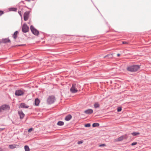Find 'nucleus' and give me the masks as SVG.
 <instances>
[{
  "mask_svg": "<svg viewBox=\"0 0 151 151\" xmlns=\"http://www.w3.org/2000/svg\"><path fill=\"white\" fill-rule=\"evenodd\" d=\"M139 68V65H131L128 67L127 70L131 72H135L137 71Z\"/></svg>",
  "mask_w": 151,
  "mask_h": 151,
  "instance_id": "nucleus-1",
  "label": "nucleus"
},
{
  "mask_svg": "<svg viewBox=\"0 0 151 151\" xmlns=\"http://www.w3.org/2000/svg\"><path fill=\"white\" fill-rule=\"evenodd\" d=\"M78 85L76 83H73L72 84V86L70 88V91L72 93H75L78 91V89L77 88Z\"/></svg>",
  "mask_w": 151,
  "mask_h": 151,
  "instance_id": "nucleus-2",
  "label": "nucleus"
},
{
  "mask_svg": "<svg viewBox=\"0 0 151 151\" xmlns=\"http://www.w3.org/2000/svg\"><path fill=\"white\" fill-rule=\"evenodd\" d=\"M30 29L34 35H39V32L38 31L35 29L33 26H31Z\"/></svg>",
  "mask_w": 151,
  "mask_h": 151,
  "instance_id": "nucleus-3",
  "label": "nucleus"
},
{
  "mask_svg": "<svg viewBox=\"0 0 151 151\" xmlns=\"http://www.w3.org/2000/svg\"><path fill=\"white\" fill-rule=\"evenodd\" d=\"M29 30V27L25 23L24 24L22 27V31L24 33H26Z\"/></svg>",
  "mask_w": 151,
  "mask_h": 151,
  "instance_id": "nucleus-4",
  "label": "nucleus"
},
{
  "mask_svg": "<svg viewBox=\"0 0 151 151\" xmlns=\"http://www.w3.org/2000/svg\"><path fill=\"white\" fill-rule=\"evenodd\" d=\"M55 100V97L53 96H50L48 98L47 101L48 103L50 104L54 102Z\"/></svg>",
  "mask_w": 151,
  "mask_h": 151,
  "instance_id": "nucleus-5",
  "label": "nucleus"
},
{
  "mask_svg": "<svg viewBox=\"0 0 151 151\" xmlns=\"http://www.w3.org/2000/svg\"><path fill=\"white\" fill-rule=\"evenodd\" d=\"M29 14V11H26L24 13V21H26L28 19Z\"/></svg>",
  "mask_w": 151,
  "mask_h": 151,
  "instance_id": "nucleus-6",
  "label": "nucleus"
},
{
  "mask_svg": "<svg viewBox=\"0 0 151 151\" xmlns=\"http://www.w3.org/2000/svg\"><path fill=\"white\" fill-rule=\"evenodd\" d=\"M126 136L125 135H122L118 138L116 139H114L115 142H119L122 140L124 139H126Z\"/></svg>",
  "mask_w": 151,
  "mask_h": 151,
  "instance_id": "nucleus-7",
  "label": "nucleus"
},
{
  "mask_svg": "<svg viewBox=\"0 0 151 151\" xmlns=\"http://www.w3.org/2000/svg\"><path fill=\"white\" fill-rule=\"evenodd\" d=\"M24 93V92L20 90L16 91L15 93V95L17 96H20L22 95Z\"/></svg>",
  "mask_w": 151,
  "mask_h": 151,
  "instance_id": "nucleus-8",
  "label": "nucleus"
},
{
  "mask_svg": "<svg viewBox=\"0 0 151 151\" xmlns=\"http://www.w3.org/2000/svg\"><path fill=\"white\" fill-rule=\"evenodd\" d=\"M29 107V106L27 105L26 104L23 103L21 104L19 106V108H28Z\"/></svg>",
  "mask_w": 151,
  "mask_h": 151,
  "instance_id": "nucleus-9",
  "label": "nucleus"
},
{
  "mask_svg": "<svg viewBox=\"0 0 151 151\" xmlns=\"http://www.w3.org/2000/svg\"><path fill=\"white\" fill-rule=\"evenodd\" d=\"M3 111L7 110H9L10 108L9 106L8 105H3L1 106Z\"/></svg>",
  "mask_w": 151,
  "mask_h": 151,
  "instance_id": "nucleus-10",
  "label": "nucleus"
},
{
  "mask_svg": "<svg viewBox=\"0 0 151 151\" xmlns=\"http://www.w3.org/2000/svg\"><path fill=\"white\" fill-rule=\"evenodd\" d=\"M93 110L92 109H88L85 110L84 111V113L87 114H91L93 113Z\"/></svg>",
  "mask_w": 151,
  "mask_h": 151,
  "instance_id": "nucleus-11",
  "label": "nucleus"
},
{
  "mask_svg": "<svg viewBox=\"0 0 151 151\" xmlns=\"http://www.w3.org/2000/svg\"><path fill=\"white\" fill-rule=\"evenodd\" d=\"M19 147V145L16 144L11 145L9 146V147L11 149H13L16 147Z\"/></svg>",
  "mask_w": 151,
  "mask_h": 151,
  "instance_id": "nucleus-12",
  "label": "nucleus"
},
{
  "mask_svg": "<svg viewBox=\"0 0 151 151\" xmlns=\"http://www.w3.org/2000/svg\"><path fill=\"white\" fill-rule=\"evenodd\" d=\"M20 117L21 119H22L24 117L25 114L23 113L22 111H18Z\"/></svg>",
  "mask_w": 151,
  "mask_h": 151,
  "instance_id": "nucleus-13",
  "label": "nucleus"
},
{
  "mask_svg": "<svg viewBox=\"0 0 151 151\" xmlns=\"http://www.w3.org/2000/svg\"><path fill=\"white\" fill-rule=\"evenodd\" d=\"M72 116L70 115H68L66 116L65 118V119L66 121H69L72 118Z\"/></svg>",
  "mask_w": 151,
  "mask_h": 151,
  "instance_id": "nucleus-14",
  "label": "nucleus"
},
{
  "mask_svg": "<svg viewBox=\"0 0 151 151\" xmlns=\"http://www.w3.org/2000/svg\"><path fill=\"white\" fill-rule=\"evenodd\" d=\"M93 106L95 108H96L99 107L100 104L98 102H95L94 103Z\"/></svg>",
  "mask_w": 151,
  "mask_h": 151,
  "instance_id": "nucleus-15",
  "label": "nucleus"
},
{
  "mask_svg": "<svg viewBox=\"0 0 151 151\" xmlns=\"http://www.w3.org/2000/svg\"><path fill=\"white\" fill-rule=\"evenodd\" d=\"M18 32L17 31L15 32L13 35V38L15 39L17 37Z\"/></svg>",
  "mask_w": 151,
  "mask_h": 151,
  "instance_id": "nucleus-16",
  "label": "nucleus"
},
{
  "mask_svg": "<svg viewBox=\"0 0 151 151\" xmlns=\"http://www.w3.org/2000/svg\"><path fill=\"white\" fill-rule=\"evenodd\" d=\"M2 42L4 43H6L9 42H10V41L8 38H5L3 39Z\"/></svg>",
  "mask_w": 151,
  "mask_h": 151,
  "instance_id": "nucleus-17",
  "label": "nucleus"
},
{
  "mask_svg": "<svg viewBox=\"0 0 151 151\" xmlns=\"http://www.w3.org/2000/svg\"><path fill=\"white\" fill-rule=\"evenodd\" d=\"M39 103H40L39 100L37 99H36L35 100V105L36 106H38L39 105Z\"/></svg>",
  "mask_w": 151,
  "mask_h": 151,
  "instance_id": "nucleus-18",
  "label": "nucleus"
},
{
  "mask_svg": "<svg viewBox=\"0 0 151 151\" xmlns=\"http://www.w3.org/2000/svg\"><path fill=\"white\" fill-rule=\"evenodd\" d=\"M24 148L25 151H29L30 150L29 146L27 145L25 146Z\"/></svg>",
  "mask_w": 151,
  "mask_h": 151,
  "instance_id": "nucleus-19",
  "label": "nucleus"
},
{
  "mask_svg": "<svg viewBox=\"0 0 151 151\" xmlns=\"http://www.w3.org/2000/svg\"><path fill=\"white\" fill-rule=\"evenodd\" d=\"M64 124V123L62 121H59L57 123V124L59 126H62Z\"/></svg>",
  "mask_w": 151,
  "mask_h": 151,
  "instance_id": "nucleus-20",
  "label": "nucleus"
},
{
  "mask_svg": "<svg viewBox=\"0 0 151 151\" xmlns=\"http://www.w3.org/2000/svg\"><path fill=\"white\" fill-rule=\"evenodd\" d=\"M99 125V124L98 123H94L93 124L92 126L93 127H98Z\"/></svg>",
  "mask_w": 151,
  "mask_h": 151,
  "instance_id": "nucleus-21",
  "label": "nucleus"
},
{
  "mask_svg": "<svg viewBox=\"0 0 151 151\" xmlns=\"http://www.w3.org/2000/svg\"><path fill=\"white\" fill-rule=\"evenodd\" d=\"M134 136H136L138 135H139L140 134V133L139 132H133L131 133Z\"/></svg>",
  "mask_w": 151,
  "mask_h": 151,
  "instance_id": "nucleus-22",
  "label": "nucleus"
},
{
  "mask_svg": "<svg viewBox=\"0 0 151 151\" xmlns=\"http://www.w3.org/2000/svg\"><path fill=\"white\" fill-rule=\"evenodd\" d=\"M107 57H109V58H111L112 57V54H109L104 57V58H105Z\"/></svg>",
  "mask_w": 151,
  "mask_h": 151,
  "instance_id": "nucleus-23",
  "label": "nucleus"
},
{
  "mask_svg": "<svg viewBox=\"0 0 151 151\" xmlns=\"http://www.w3.org/2000/svg\"><path fill=\"white\" fill-rule=\"evenodd\" d=\"M122 110V108L121 107H119L117 109V111L119 112L121 111Z\"/></svg>",
  "mask_w": 151,
  "mask_h": 151,
  "instance_id": "nucleus-24",
  "label": "nucleus"
},
{
  "mask_svg": "<svg viewBox=\"0 0 151 151\" xmlns=\"http://www.w3.org/2000/svg\"><path fill=\"white\" fill-rule=\"evenodd\" d=\"M83 142V141L82 140L79 141L78 142V144L79 145L80 144H82Z\"/></svg>",
  "mask_w": 151,
  "mask_h": 151,
  "instance_id": "nucleus-25",
  "label": "nucleus"
},
{
  "mask_svg": "<svg viewBox=\"0 0 151 151\" xmlns=\"http://www.w3.org/2000/svg\"><path fill=\"white\" fill-rule=\"evenodd\" d=\"M33 130V128H31L28 130V132H29L32 131Z\"/></svg>",
  "mask_w": 151,
  "mask_h": 151,
  "instance_id": "nucleus-26",
  "label": "nucleus"
},
{
  "mask_svg": "<svg viewBox=\"0 0 151 151\" xmlns=\"http://www.w3.org/2000/svg\"><path fill=\"white\" fill-rule=\"evenodd\" d=\"M90 126V124H87L85 125V127H89Z\"/></svg>",
  "mask_w": 151,
  "mask_h": 151,
  "instance_id": "nucleus-27",
  "label": "nucleus"
},
{
  "mask_svg": "<svg viewBox=\"0 0 151 151\" xmlns=\"http://www.w3.org/2000/svg\"><path fill=\"white\" fill-rule=\"evenodd\" d=\"M137 144V142H134L132 143L131 145L132 146H133V145H136Z\"/></svg>",
  "mask_w": 151,
  "mask_h": 151,
  "instance_id": "nucleus-28",
  "label": "nucleus"
},
{
  "mask_svg": "<svg viewBox=\"0 0 151 151\" xmlns=\"http://www.w3.org/2000/svg\"><path fill=\"white\" fill-rule=\"evenodd\" d=\"M3 111V109L1 106L0 107V113L2 112Z\"/></svg>",
  "mask_w": 151,
  "mask_h": 151,
  "instance_id": "nucleus-29",
  "label": "nucleus"
},
{
  "mask_svg": "<svg viewBox=\"0 0 151 151\" xmlns=\"http://www.w3.org/2000/svg\"><path fill=\"white\" fill-rule=\"evenodd\" d=\"M4 14V12L3 11H0V16L1 15Z\"/></svg>",
  "mask_w": 151,
  "mask_h": 151,
  "instance_id": "nucleus-30",
  "label": "nucleus"
},
{
  "mask_svg": "<svg viewBox=\"0 0 151 151\" xmlns=\"http://www.w3.org/2000/svg\"><path fill=\"white\" fill-rule=\"evenodd\" d=\"M12 10L13 11H16L17 10V9L15 8H12Z\"/></svg>",
  "mask_w": 151,
  "mask_h": 151,
  "instance_id": "nucleus-31",
  "label": "nucleus"
},
{
  "mask_svg": "<svg viewBox=\"0 0 151 151\" xmlns=\"http://www.w3.org/2000/svg\"><path fill=\"white\" fill-rule=\"evenodd\" d=\"M106 145L104 144H102L101 145H99V147H102V146H105Z\"/></svg>",
  "mask_w": 151,
  "mask_h": 151,
  "instance_id": "nucleus-32",
  "label": "nucleus"
},
{
  "mask_svg": "<svg viewBox=\"0 0 151 151\" xmlns=\"http://www.w3.org/2000/svg\"><path fill=\"white\" fill-rule=\"evenodd\" d=\"M122 44H128L127 42H122Z\"/></svg>",
  "mask_w": 151,
  "mask_h": 151,
  "instance_id": "nucleus-33",
  "label": "nucleus"
},
{
  "mask_svg": "<svg viewBox=\"0 0 151 151\" xmlns=\"http://www.w3.org/2000/svg\"><path fill=\"white\" fill-rule=\"evenodd\" d=\"M4 129V128H0V132L2 131Z\"/></svg>",
  "mask_w": 151,
  "mask_h": 151,
  "instance_id": "nucleus-34",
  "label": "nucleus"
},
{
  "mask_svg": "<svg viewBox=\"0 0 151 151\" xmlns=\"http://www.w3.org/2000/svg\"><path fill=\"white\" fill-rule=\"evenodd\" d=\"M19 14L21 16L22 15V12L21 11H19L18 12Z\"/></svg>",
  "mask_w": 151,
  "mask_h": 151,
  "instance_id": "nucleus-35",
  "label": "nucleus"
},
{
  "mask_svg": "<svg viewBox=\"0 0 151 151\" xmlns=\"http://www.w3.org/2000/svg\"><path fill=\"white\" fill-rule=\"evenodd\" d=\"M120 55L119 54H117V56H118V57H119V56Z\"/></svg>",
  "mask_w": 151,
  "mask_h": 151,
  "instance_id": "nucleus-36",
  "label": "nucleus"
},
{
  "mask_svg": "<svg viewBox=\"0 0 151 151\" xmlns=\"http://www.w3.org/2000/svg\"><path fill=\"white\" fill-rule=\"evenodd\" d=\"M26 1H29L30 0H26Z\"/></svg>",
  "mask_w": 151,
  "mask_h": 151,
  "instance_id": "nucleus-37",
  "label": "nucleus"
},
{
  "mask_svg": "<svg viewBox=\"0 0 151 151\" xmlns=\"http://www.w3.org/2000/svg\"><path fill=\"white\" fill-rule=\"evenodd\" d=\"M0 151H2V150L1 149H0Z\"/></svg>",
  "mask_w": 151,
  "mask_h": 151,
  "instance_id": "nucleus-38",
  "label": "nucleus"
}]
</instances>
